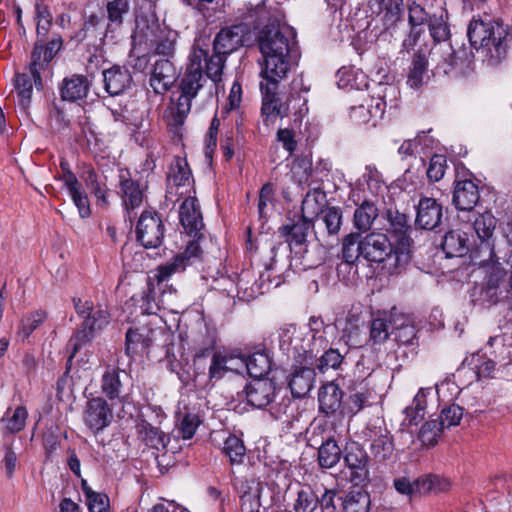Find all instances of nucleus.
Instances as JSON below:
<instances>
[{"instance_id": "nucleus-32", "label": "nucleus", "mask_w": 512, "mask_h": 512, "mask_svg": "<svg viewBox=\"0 0 512 512\" xmlns=\"http://www.w3.org/2000/svg\"><path fill=\"white\" fill-rule=\"evenodd\" d=\"M163 28L160 27L156 20H149L146 16H137L135 20V30L133 33V41L138 44H146L150 46L152 42L157 40V36Z\"/></svg>"}, {"instance_id": "nucleus-44", "label": "nucleus", "mask_w": 512, "mask_h": 512, "mask_svg": "<svg viewBox=\"0 0 512 512\" xmlns=\"http://www.w3.org/2000/svg\"><path fill=\"white\" fill-rule=\"evenodd\" d=\"M34 77L29 73H16L14 79L15 90L17 91L18 103L22 109H27L31 102L33 93Z\"/></svg>"}, {"instance_id": "nucleus-45", "label": "nucleus", "mask_w": 512, "mask_h": 512, "mask_svg": "<svg viewBox=\"0 0 512 512\" xmlns=\"http://www.w3.org/2000/svg\"><path fill=\"white\" fill-rule=\"evenodd\" d=\"M191 179V170L185 158L174 157L170 164L167 176L168 183L177 187H181L189 183Z\"/></svg>"}, {"instance_id": "nucleus-20", "label": "nucleus", "mask_w": 512, "mask_h": 512, "mask_svg": "<svg viewBox=\"0 0 512 512\" xmlns=\"http://www.w3.org/2000/svg\"><path fill=\"white\" fill-rule=\"evenodd\" d=\"M442 216V206L434 198L422 197L419 200L415 219L418 227L432 230L440 224Z\"/></svg>"}, {"instance_id": "nucleus-10", "label": "nucleus", "mask_w": 512, "mask_h": 512, "mask_svg": "<svg viewBox=\"0 0 512 512\" xmlns=\"http://www.w3.org/2000/svg\"><path fill=\"white\" fill-rule=\"evenodd\" d=\"M201 256L202 249L199 243L197 241H191L183 252L178 253L172 260L157 268V281L164 282L172 275L184 272L187 267L200 262Z\"/></svg>"}, {"instance_id": "nucleus-43", "label": "nucleus", "mask_w": 512, "mask_h": 512, "mask_svg": "<svg viewBox=\"0 0 512 512\" xmlns=\"http://www.w3.org/2000/svg\"><path fill=\"white\" fill-rule=\"evenodd\" d=\"M386 217L390 223L392 233L398 237L402 247L408 246V232L411 230L408 217L404 213H400L398 210L392 209L387 210Z\"/></svg>"}, {"instance_id": "nucleus-59", "label": "nucleus", "mask_w": 512, "mask_h": 512, "mask_svg": "<svg viewBox=\"0 0 512 512\" xmlns=\"http://www.w3.org/2000/svg\"><path fill=\"white\" fill-rule=\"evenodd\" d=\"M205 62L206 76L213 82L221 80L222 71L226 61V55L214 52L210 57L207 56Z\"/></svg>"}, {"instance_id": "nucleus-53", "label": "nucleus", "mask_w": 512, "mask_h": 512, "mask_svg": "<svg viewBox=\"0 0 512 512\" xmlns=\"http://www.w3.org/2000/svg\"><path fill=\"white\" fill-rule=\"evenodd\" d=\"M194 97L181 92L176 102L169 106V113L174 125H182L191 109V101Z\"/></svg>"}, {"instance_id": "nucleus-13", "label": "nucleus", "mask_w": 512, "mask_h": 512, "mask_svg": "<svg viewBox=\"0 0 512 512\" xmlns=\"http://www.w3.org/2000/svg\"><path fill=\"white\" fill-rule=\"evenodd\" d=\"M378 4L384 7V11L380 19L382 28L375 36L383 41H389L399 36L404 27L403 0H385L384 3Z\"/></svg>"}, {"instance_id": "nucleus-24", "label": "nucleus", "mask_w": 512, "mask_h": 512, "mask_svg": "<svg viewBox=\"0 0 512 512\" xmlns=\"http://www.w3.org/2000/svg\"><path fill=\"white\" fill-rule=\"evenodd\" d=\"M112 419V410L107 402L100 397L88 401L85 412V423L93 431H100L109 425Z\"/></svg>"}, {"instance_id": "nucleus-46", "label": "nucleus", "mask_w": 512, "mask_h": 512, "mask_svg": "<svg viewBox=\"0 0 512 512\" xmlns=\"http://www.w3.org/2000/svg\"><path fill=\"white\" fill-rule=\"evenodd\" d=\"M139 432L142 435L146 444L154 449H166L170 441L168 435L162 432L159 428L152 426L148 422H142L139 425Z\"/></svg>"}, {"instance_id": "nucleus-29", "label": "nucleus", "mask_w": 512, "mask_h": 512, "mask_svg": "<svg viewBox=\"0 0 512 512\" xmlns=\"http://www.w3.org/2000/svg\"><path fill=\"white\" fill-rule=\"evenodd\" d=\"M315 376V370L311 367L295 368L288 381L292 395L296 398L305 397L314 386Z\"/></svg>"}, {"instance_id": "nucleus-1", "label": "nucleus", "mask_w": 512, "mask_h": 512, "mask_svg": "<svg viewBox=\"0 0 512 512\" xmlns=\"http://www.w3.org/2000/svg\"><path fill=\"white\" fill-rule=\"evenodd\" d=\"M254 16L257 17L259 24L269 20L258 34V45L264 59L261 76L269 79H283L293 65L292 55L296 33L292 27L282 24L276 17L271 21L263 0L250 11V17Z\"/></svg>"}, {"instance_id": "nucleus-5", "label": "nucleus", "mask_w": 512, "mask_h": 512, "mask_svg": "<svg viewBox=\"0 0 512 512\" xmlns=\"http://www.w3.org/2000/svg\"><path fill=\"white\" fill-rule=\"evenodd\" d=\"M362 256L370 262L386 263L390 273H395L409 259L403 249H394L386 234L372 232L362 238Z\"/></svg>"}, {"instance_id": "nucleus-50", "label": "nucleus", "mask_w": 512, "mask_h": 512, "mask_svg": "<svg viewBox=\"0 0 512 512\" xmlns=\"http://www.w3.org/2000/svg\"><path fill=\"white\" fill-rule=\"evenodd\" d=\"M398 94L399 90L395 85L379 82L375 87L374 94L370 101L374 103H376V101L382 102L384 113L386 106H396Z\"/></svg>"}, {"instance_id": "nucleus-9", "label": "nucleus", "mask_w": 512, "mask_h": 512, "mask_svg": "<svg viewBox=\"0 0 512 512\" xmlns=\"http://www.w3.org/2000/svg\"><path fill=\"white\" fill-rule=\"evenodd\" d=\"M343 460L349 470V480L355 485L364 484L369 480L370 457L366 450L357 442L347 443L343 450Z\"/></svg>"}, {"instance_id": "nucleus-22", "label": "nucleus", "mask_w": 512, "mask_h": 512, "mask_svg": "<svg viewBox=\"0 0 512 512\" xmlns=\"http://www.w3.org/2000/svg\"><path fill=\"white\" fill-rule=\"evenodd\" d=\"M275 385L269 379H256L245 388L248 403L262 409L272 402L275 397Z\"/></svg>"}, {"instance_id": "nucleus-33", "label": "nucleus", "mask_w": 512, "mask_h": 512, "mask_svg": "<svg viewBox=\"0 0 512 512\" xmlns=\"http://www.w3.org/2000/svg\"><path fill=\"white\" fill-rule=\"evenodd\" d=\"M342 396L340 387L334 382L323 385L318 395L320 411L326 415L335 413L341 407Z\"/></svg>"}, {"instance_id": "nucleus-62", "label": "nucleus", "mask_w": 512, "mask_h": 512, "mask_svg": "<svg viewBox=\"0 0 512 512\" xmlns=\"http://www.w3.org/2000/svg\"><path fill=\"white\" fill-rule=\"evenodd\" d=\"M463 417V408L457 404H450L442 409L438 423L444 428H450L460 423Z\"/></svg>"}, {"instance_id": "nucleus-41", "label": "nucleus", "mask_w": 512, "mask_h": 512, "mask_svg": "<svg viewBox=\"0 0 512 512\" xmlns=\"http://www.w3.org/2000/svg\"><path fill=\"white\" fill-rule=\"evenodd\" d=\"M383 117V104L376 101L371 102L368 106L358 105L350 109V118L356 124H367L373 121L372 125L375 126L376 120Z\"/></svg>"}, {"instance_id": "nucleus-36", "label": "nucleus", "mask_w": 512, "mask_h": 512, "mask_svg": "<svg viewBox=\"0 0 512 512\" xmlns=\"http://www.w3.org/2000/svg\"><path fill=\"white\" fill-rule=\"evenodd\" d=\"M378 216L377 206L371 201H363L354 211L353 226L359 232H368Z\"/></svg>"}, {"instance_id": "nucleus-23", "label": "nucleus", "mask_w": 512, "mask_h": 512, "mask_svg": "<svg viewBox=\"0 0 512 512\" xmlns=\"http://www.w3.org/2000/svg\"><path fill=\"white\" fill-rule=\"evenodd\" d=\"M480 198L478 186L469 179L459 180L453 192V204L462 212L472 213Z\"/></svg>"}, {"instance_id": "nucleus-15", "label": "nucleus", "mask_w": 512, "mask_h": 512, "mask_svg": "<svg viewBox=\"0 0 512 512\" xmlns=\"http://www.w3.org/2000/svg\"><path fill=\"white\" fill-rule=\"evenodd\" d=\"M280 79L263 78L260 83L262 93V114L265 116V123L278 116L284 117L288 114L289 107L283 103L277 95L278 82Z\"/></svg>"}, {"instance_id": "nucleus-2", "label": "nucleus", "mask_w": 512, "mask_h": 512, "mask_svg": "<svg viewBox=\"0 0 512 512\" xmlns=\"http://www.w3.org/2000/svg\"><path fill=\"white\" fill-rule=\"evenodd\" d=\"M470 45L482 51L490 65L500 63L506 56L508 30L494 21L472 20L467 29Z\"/></svg>"}, {"instance_id": "nucleus-34", "label": "nucleus", "mask_w": 512, "mask_h": 512, "mask_svg": "<svg viewBox=\"0 0 512 512\" xmlns=\"http://www.w3.org/2000/svg\"><path fill=\"white\" fill-rule=\"evenodd\" d=\"M59 96L53 95L47 104L48 124L55 132L64 129V79L58 83Z\"/></svg>"}, {"instance_id": "nucleus-25", "label": "nucleus", "mask_w": 512, "mask_h": 512, "mask_svg": "<svg viewBox=\"0 0 512 512\" xmlns=\"http://www.w3.org/2000/svg\"><path fill=\"white\" fill-rule=\"evenodd\" d=\"M45 412L50 415L51 419L46 423V429L43 434V446L45 448L46 460H52L54 453L61 445V423L58 422L61 415H57L59 414V409H57L56 414L53 413L52 405L45 408Z\"/></svg>"}, {"instance_id": "nucleus-19", "label": "nucleus", "mask_w": 512, "mask_h": 512, "mask_svg": "<svg viewBox=\"0 0 512 512\" xmlns=\"http://www.w3.org/2000/svg\"><path fill=\"white\" fill-rule=\"evenodd\" d=\"M342 210L339 207H326L317 214V230L315 232L318 240L326 237H337L342 226Z\"/></svg>"}, {"instance_id": "nucleus-38", "label": "nucleus", "mask_w": 512, "mask_h": 512, "mask_svg": "<svg viewBox=\"0 0 512 512\" xmlns=\"http://www.w3.org/2000/svg\"><path fill=\"white\" fill-rule=\"evenodd\" d=\"M122 376L126 377V373L118 368H108L101 380L102 392L110 399H120L123 392Z\"/></svg>"}, {"instance_id": "nucleus-54", "label": "nucleus", "mask_w": 512, "mask_h": 512, "mask_svg": "<svg viewBox=\"0 0 512 512\" xmlns=\"http://www.w3.org/2000/svg\"><path fill=\"white\" fill-rule=\"evenodd\" d=\"M176 39L177 33L175 31L163 28L157 36V40L152 42L150 46L155 47L157 54L170 56L175 50Z\"/></svg>"}, {"instance_id": "nucleus-52", "label": "nucleus", "mask_w": 512, "mask_h": 512, "mask_svg": "<svg viewBox=\"0 0 512 512\" xmlns=\"http://www.w3.org/2000/svg\"><path fill=\"white\" fill-rule=\"evenodd\" d=\"M357 233H350L343 239L342 256L346 263L353 264L362 256V239Z\"/></svg>"}, {"instance_id": "nucleus-7", "label": "nucleus", "mask_w": 512, "mask_h": 512, "mask_svg": "<svg viewBox=\"0 0 512 512\" xmlns=\"http://www.w3.org/2000/svg\"><path fill=\"white\" fill-rule=\"evenodd\" d=\"M63 46V39L60 34H53L52 37L45 41L38 39L31 51V62L28 71L34 77L35 86H42L41 70L48 67L54 57L58 54Z\"/></svg>"}, {"instance_id": "nucleus-11", "label": "nucleus", "mask_w": 512, "mask_h": 512, "mask_svg": "<svg viewBox=\"0 0 512 512\" xmlns=\"http://www.w3.org/2000/svg\"><path fill=\"white\" fill-rule=\"evenodd\" d=\"M206 58V50L199 47L193 48L189 56V64L181 80V92L195 97L198 91L203 87V84L206 82V78L203 75L202 62L203 60H206Z\"/></svg>"}, {"instance_id": "nucleus-39", "label": "nucleus", "mask_w": 512, "mask_h": 512, "mask_svg": "<svg viewBox=\"0 0 512 512\" xmlns=\"http://www.w3.org/2000/svg\"><path fill=\"white\" fill-rule=\"evenodd\" d=\"M342 455L343 450H341L337 441L329 437L318 448L317 462L322 469H331L339 463Z\"/></svg>"}, {"instance_id": "nucleus-31", "label": "nucleus", "mask_w": 512, "mask_h": 512, "mask_svg": "<svg viewBox=\"0 0 512 512\" xmlns=\"http://www.w3.org/2000/svg\"><path fill=\"white\" fill-rule=\"evenodd\" d=\"M103 77L105 90L112 96L121 94L132 80L129 71L118 66L104 70Z\"/></svg>"}, {"instance_id": "nucleus-4", "label": "nucleus", "mask_w": 512, "mask_h": 512, "mask_svg": "<svg viewBox=\"0 0 512 512\" xmlns=\"http://www.w3.org/2000/svg\"><path fill=\"white\" fill-rule=\"evenodd\" d=\"M335 330L334 325H325L321 319L311 317L309 329L304 332L295 331L290 344L299 356L304 357V362L309 364L310 360L327 348L329 337H333Z\"/></svg>"}, {"instance_id": "nucleus-42", "label": "nucleus", "mask_w": 512, "mask_h": 512, "mask_svg": "<svg viewBox=\"0 0 512 512\" xmlns=\"http://www.w3.org/2000/svg\"><path fill=\"white\" fill-rule=\"evenodd\" d=\"M343 512H369L370 495L368 492L356 489L340 497Z\"/></svg>"}, {"instance_id": "nucleus-57", "label": "nucleus", "mask_w": 512, "mask_h": 512, "mask_svg": "<svg viewBox=\"0 0 512 512\" xmlns=\"http://www.w3.org/2000/svg\"><path fill=\"white\" fill-rule=\"evenodd\" d=\"M391 339V326L389 320L383 318H376L371 322L370 337L374 345L382 344L386 340Z\"/></svg>"}, {"instance_id": "nucleus-26", "label": "nucleus", "mask_w": 512, "mask_h": 512, "mask_svg": "<svg viewBox=\"0 0 512 512\" xmlns=\"http://www.w3.org/2000/svg\"><path fill=\"white\" fill-rule=\"evenodd\" d=\"M311 199L308 194L302 202L303 218L292 225H284L280 228V233L285 237L286 242L292 246H299L306 242L310 229V222L306 218V210L310 205Z\"/></svg>"}, {"instance_id": "nucleus-16", "label": "nucleus", "mask_w": 512, "mask_h": 512, "mask_svg": "<svg viewBox=\"0 0 512 512\" xmlns=\"http://www.w3.org/2000/svg\"><path fill=\"white\" fill-rule=\"evenodd\" d=\"M474 246H476V240L470 238L465 228L447 232L442 241V249L448 258L462 257L469 253L473 261Z\"/></svg>"}, {"instance_id": "nucleus-55", "label": "nucleus", "mask_w": 512, "mask_h": 512, "mask_svg": "<svg viewBox=\"0 0 512 512\" xmlns=\"http://www.w3.org/2000/svg\"><path fill=\"white\" fill-rule=\"evenodd\" d=\"M47 318L44 310H37L25 315L20 322L19 334L23 339H27Z\"/></svg>"}, {"instance_id": "nucleus-27", "label": "nucleus", "mask_w": 512, "mask_h": 512, "mask_svg": "<svg viewBox=\"0 0 512 512\" xmlns=\"http://www.w3.org/2000/svg\"><path fill=\"white\" fill-rule=\"evenodd\" d=\"M432 55L441 56L442 60L438 65L443 68L444 72H447L448 69L468 64L470 62L471 52L467 51L464 47H460L458 50H455L450 43H445L435 47L432 50Z\"/></svg>"}, {"instance_id": "nucleus-28", "label": "nucleus", "mask_w": 512, "mask_h": 512, "mask_svg": "<svg viewBox=\"0 0 512 512\" xmlns=\"http://www.w3.org/2000/svg\"><path fill=\"white\" fill-rule=\"evenodd\" d=\"M389 324L391 326V339L398 344H412L416 336V329L411 319L404 314L392 312Z\"/></svg>"}, {"instance_id": "nucleus-30", "label": "nucleus", "mask_w": 512, "mask_h": 512, "mask_svg": "<svg viewBox=\"0 0 512 512\" xmlns=\"http://www.w3.org/2000/svg\"><path fill=\"white\" fill-rule=\"evenodd\" d=\"M66 189L68 190L73 204L78 210L79 216L81 218H88L91 215L88 196L75 175L68 170H66Z\"/></svg>"}, {"instance_id": "nucleus-17", "label": "nucleus", "mask_w": 512, "mask_h": 512, "mask_svg": "<svg viewBox=\"0 0 512 512\" xmlns=\"http://www.w3.org/2000/svg\"><path fill=\"white\" fill-rule=\"evenodd\" d=\"M178 70L169 59L157 60L152 68L149 84L156 94H164L178 78Z\"/></svg>"}, {"instance_id": "nucleus-48", "label": "nucleus", "mask_w": 512, "mask_h": 512, "mask_svg": "<svg viewBox=\"0 0 512 512\" xmlns=\"http://www.w3.org/2000/svg\"><path fill=\"white\" fill-rule=\"evenodd\" d=\"M427 72V59L425 54L416 53L412 63L410 72L408 74L407 84L411 88H418L424 83V78Z\"/></svg>"}, {"instance_id": "nucleus-60", "label": "nucleus", "mask_w": 512, "mask_h": 512, "mask_svg": "<svg viewBox=\"0 0 512 512\" xmlns=\"http://www.w3.org/2000/svg\"><path fill=\"white\" fill-rule=\"evenodd\" d=\"M130 10V0H112L107 3L108 19L116 26L123 23V16Z\"/></svg>"}, {"instance_id": "nucleus-51", "label": "nucleus", "mask_w": 512, "mask_h": 512, "mask_svg": "<svg viewBox=\"0 0 512 512\" xmlns=\"http://www.w3.org/2000/svg\"><path fill=\"white\" fill-rule=\"evenodd\" d=\"M89 91V83L86 77L82 75H74L71 79L66 80V101H78L87 96Z\"/></svg>"}, {"instance_id": "nucleus-35", "label": "nucleus", "mask_w": 512, "mask_h": 512, "mask_svg": "<svg viewBox=\"0 0 512 512\" xmlns=\"http://www.w3.org/2000/svg\"><path fill=\"white\" fill-rule=\"evenodd\" d=\"M240 364L251 377L262 379L271 370L272 361L266 351H257L245 359H240Z\"/></svg>"}, {"instance_id": "nucleus-40", "label": "nucleus", "mask_w": 512, "mask_h": 512, "mask_svg": "<svg viewBox=\"0 0 512 512\" xmlns=\"http://www.w3.org/2000/svg\"><path fill=\"white\" fill-rule=\"evenodd\" d=\"M28 411L25 406H18L14 410L8 408L2 416L0 423L5 435L16 434L25 428Z\"/></svg>"}, {"instance_id": "nucleus-21", "label": "nucleus", "mask_w": 512, "mask_h": 512, "mask_svg": "<svg viewBox=\"0 0 512 512\" xmlns=\"http://www.w3.org/2000/svg\"><path fill=\"white\" fill-rule=\"evenodd\" d=\"M119 194L127 210L139 207L143 201V190L138 181L132 179L127 169H120L118 174Z\"/></svg>"}, {"instance_id": "nucleus-61", "label": "nucleus", "mask_w": 512, "mask_h": 512, "mask_svg": "<svg viewBox=\"0 0 512 512\" xmlns=\"http://www.w3.org/2000/svg\"><path fill=\"white\" fill-rule=\"evenodd\" d=\"M344 356L337 349H328L325 351L316 365L321 373H325L329 369H338L342 364Z\"/></svg>"}, {"instance_id": "nucleus-49", "label": "nucleus", "mask_w": 512, "mask_h": 512, "mask_svg": "<svg viewBox=\"0 0 512 512\" xmlns=\"http://www.w3.org/2000/svg\"><path fill=\"white\" fill-rule=\"evenodd\" d=\"M222 452L229 458L231 465L241 464L246 455V447L242 439L230 435L224 441Z\"/></svg>"}, {"instance_id": "nucleus-37", "label": "nucleus", "mask_w": 512, "mask_h": 512, "mask_svg": "<svg viewBox=\"0 0 512 512\" xmlns=\"http://www.w3.org/2000/svg\"><path fill=\"white\" fill-rule=\"evenodd\" d=\"M153 331L147 327L130 328L126 332V354L132 355L149 348Z\"/></svg>"}, {"instance_id": "nucleus-3", "label": "nucleus", "mask_w": 512, "mask_h": 512, "mask_svg": "<svg viewBox=\"0 0 512 512\" xmlns=\"http://www.w3.org/2000/svg\"><path fill=\"white\" fill-rule=\"evenodd\" d=\"M458 217L465 223L463 228L468 231L470 238L476 240V246L473 248V262L480 266L495 265L497 263L494 252L496 218L490 212Z\"/></svg>"}, {"instance_id": "nucleus-56", "label": "nucleus", "mask_w": 512, "mask_h": 512, "mask_svg": "<svg viewBox=\"0 0 512 512\" xmlns=\"http://www.w3.org/2000/svg\"><path fill=\"white\" fill-rule=\"evenodd\" d=\"M443 431V427L438 423V419H431L421 427L419 439L425 446H434Z\"/></svg>"}, {"instance_id": "nucleus-8", "label": "nucleus", "mask_w": 512, "mask_h": 512, "mask_svg": "<svg viewBox=\"0 0 512 512\" xmlns=\"http://www.w3.org/2000/svg\"><path fill=\"white\" fill-rule=\"evenodd\" d=\"M335 492L325 489L319 497L309 485L300 487L293 504L294 512H337L334 505Z\"/></svg>"}, {"instance_id": "nucleus-63", "label": "nucleus", "mask_w": 512, "mask_h": 512, "mask_svg": "<svg viewBox=\"0 0 512 512\" xmlns=\"http://www.w3.org/2000/svg\"><path fill=\"white\" fill-rule=\"evenodd\" d=\"M235 359L233 356L227 357L221 354L215 353L213 355L210 367H209V375L210 378H221L225 371H238L237 367L228 366V362H233Z\"/></svg>"}, {"instance_id": "nucleus-47", "label": "nucleus", "mask_w": 512, "mask_h": 512, "mask_svg": "<svg viewBox=\"0 0 512 512\" xmlns=\"http://www.w3.org/2000/svg\"><path fill=\"white\" fill-rule=\"evenodd\" d=\"M371 452L374 458L378 461H385L391 457L394 451V445L390 433L384 429V433L372 439Z\"/></svg>"}, {"instance_id": "nucleus-18", "label": "nucleus", "mask_w": 512, "mask_h": 512, "mask_svg": "<svg viewBox=\"0 0 512 512\" xmlns=\"http://www.w3.org/2000/svg\"><path fill=\"white\" fill-rule=\"evenodd\" d=\"M180 222L186 233L201 238V231L204 228L200 206L195 197H187L179 209Z\"/></svg>"}, {"instance_id": "nucleus-6", "label": "nucleus", "mask_w": 512, "mask_h": 512, "mask_svg": "<svg viewBox=\"0 0 512 512\" xmlns=\"http://www.w3.org/2000/svg\"><path fill=\"white\" fill-rule=\"evenodd\" d=\"M72 302L77 315L82 318V324L74 338L71 339L73 344L71 358L82 344L92 340L96 331L108 324L109 319L105 310H94L93 302L86 298L73 297Z\"/></svg>"}, {"instance_id": "nucleus-14", "label": "nucleus", "mask_w": 512, "mask_h": 512, "mask_svg": "<svg viewBox=\"0 0 512 512\" xmlns=\"http://www.w3.org/2000/svg\"><path fill=\"white\" fill-rule=\"evenodd\" d=\"M250 40V28L247 24H238L221 29L214 41L213 50L217 53L229 55Z\"/></svg>"}, {"instance_id": "nucleus-12", "label": "nucleus", "mask_w": 512, "mask_h": 512, "mask_svg": "<svg viewBox=\"0 0 512 512\" xmlns=\"http://www.w3.org/2000/svg\"><path fill=\"white\" fill-rule=\"evenodd\" d=\"M164 224L159 215L145 211L136 227L137 239L145 248H157L164 238Z\"/></svg>"}, {"instance_id": "nucleus-64", "label": "nucleus", "mask_w": 512, "mask_h": 512, "mask_svg": "<svg viewBox=\"0 0 512 512\" xmlns=\"http://www.w3.org/2000/svg\"><path fill=\"white\" fill-rule=\"evenodd\" d=\"M342 339L350 348H359L365 342L361 335L359 326L356 323L348 321L342 331Z\"/></svg>"}, {"instance_id": "nucleus-58", "label": "nucleus", "mask_w": 512, "mask_h": 512, "mask_svg": "<svg viewBox=\"0 0 512 512\" xmlns=\"http://www.w3.org/2000/svg\"><path fill=\"white\" fill-rule=\"evenodd\" d=\"M429 32L437 43L446 42L450 37V29L442 16H430L428 20Z\"/></svg>"}]
</instances>
